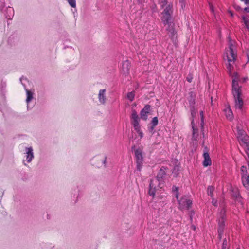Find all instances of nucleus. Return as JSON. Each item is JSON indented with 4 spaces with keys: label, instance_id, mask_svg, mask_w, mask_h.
<instances>
[{
    "label": "nucleus",
    "instance_id": "obj_25",
    "mask_svg": "<svg viewBox=\"0 0 249 249\" xmlns=\"http://www.w3.org/2000/svg\"><path fill=\"white\" fill-rule=\"evenodd\" d=\"M69 5L73 8L76 7V0H67Z\"/></svg>",
    "mask_w": 249,
    "mask_h": 249
},
{
    "label": "nucleus",
    "instance_id": "obj_15",
    "mask_svg": "<svg viewBox=\"0 0 249 249\" xmlns=\"http://www.w3.org/2000/svg\"><path fill=\"white\" fill-rule=\"evenodd\" d=\"M204 161L203 165L204 167L210 166L212 164L211 160L209 153L207 152H205L203 154Z\"/></svg>",
    "mask_w": 249,
    "mask_h": 249
},
{
    "label": "nucleus",
    "instance_id": "obj_6",
    "mask_svg": "<svg viewBox=\"0 0 249 249\" xmlns=\"http://www.w3.org/2000/svg\"><path fill=\"white\" fill-rule=\"evenodd\" d=\"M225 210L223 208L219 212L217 215V222H218V237L220 239L222 237L223 231L225 225Z\"/></svg>",
    "mask_w": 249,
    "mask_h": 249
},
{
    "label": "nucleus",
    "instance_id": "obj_35",
    "mask_svg": "<svg viewBox=\"0 0 249 249\" xmlns=\"http://www.w3.org/2000/svg\"><path fill=\"white\" fill-rule=\"evenodd\" d=\"M145 0H138V1L140 3L145 2Z\"/></svg>",
    "mask_w": 249,
    "mask_h": 249
},
{
    "label": "nucleus",
    "instance_id": "obj_14",
    "mask_svg": "<svg viewBox=\"0 0 249 249\" xmlns=\"http://www.w3.org/2000/svg\"><path fill=\"white\" fill-rule=\"evenodd\" d=\"M106 89H100L98 94V99L101 104H105L106 102Z\"/></svg>",
    "mask_w": 249,
    "mask_h": 249
},
{
    "label": "nucleus",
    "instance_id": "obj_24",
    "mask_svg": "<svg viewBox=\"0 0 249 249\" xmlns=\"http://www.w3.org/2000/svg\"><path fill=\"white\" fill-rule=\"evenodd\" d=\"M158 120L157 117H154L151 121V124H152L153 127L156 126L158 124ZM153 129V127L152 128Z\"/></svg>",
    "mask_w": 249,
    "mask_h": 249
},
{
    "label": "nucleus",
    "instance_id": "obj_9",
    "mask_svg": "<svg viewBox=\"0 0 249 249\" xmlns=\"http://www.w3.org/2000/svg\"><path fill=\"white\" fill-rule=\"evenodd\" d=\"M242 172V183L244 187L249 190V176L247 174V168L245 166H242L241 168Z\"/></svg>",
    "mask_w": 249,
    "mask_h": 249
},
{
    "label": "nucleus",
    "instance_id": "obj_23",
    "mask_svg": "<svg viewBox=\"0 0 249 249\" xmlns=\"http://www.w3.org/2000/svg\"><path fill=\"white\" fill-rule=\"evenodd\" d=\"M214 191V188L212 186H210L207 188V193L208 195L210 196H211L212 197L213 196V192Z\"/></svg>",
    "mask_w": 249,
    "mask_h": 249
},
{
    "label": "nucleus",
    "instance_id": "obj_2",
    "mask_svg": "<svg viewBox=\"0 0 249 249\" xmlns=\"http://www.w3.org/2000/svg\"><path fill=\"white\" fill-rule=\"evenodd\" d=\"M166 170L165 167H161L159 170L157 177L151 180L149 185V195L153 197L155 196L156 191L163 187L162 179L165 175Z\"/></svg>",
    "mask_w": 249,
    "mask_h": 249
},
{
    "label": "nucleus",
    "instance_id": "obj_33",
    "mask_svg": "<svg viewBox=\"0 0 249 249\" xmlns=\"http://www.w3.org/2000/svg\"><path fill=\"white\" fill-rule=\"evenodd\" d=\"M210 9H211V10L212 11V12H213L214 10H213V6L210 4Z\"/></svg>",
    "mask_w": 249,
    "mask_h": 249
},
{
    "label": "nucleus",
    "instance_id": "obj_21",
    "mask_svg": "<svg viewBox=\"0 0 249 249\" xmlns=\"http://www.w3.org/2000/svg\"><path fill=\"white\" fill-rule=\"evenodd\" d=\"M135 95V92L134 91H131L128 93L127 97L130 101H132L134 99Z\"/></svg>",
    "mask_w": 249,
    "mask_h": 249
},
{
    "label": "nucleus",
    "instance_id": "obj_34",
    "mask_svg": "<svg viewBox=\"0 0 249 249\" xmlns=\"http://www.w3.org/2000/svg\"><path fill=\"white\" fill-rule=\"evenodd\" d=\"M22 80L26 81V79H25V78H20V81L21 82L22 84L24 86V84H23V83H22Z\"/></svg>",
    "mask_w": 249,
    "mask_h": 249
},
{
    "label": "nucleus",
    "instance_id": "obj_20",
    "mask_svg": "<svg viewBox=\"0 0 249 249\" xmlns=\"http://www.w3.org/2000/svg\"><path fill=\"white\" fill-rule=\"evenodd\" d=\"M6 12L8 14L6 15V17L7 19H11L14 15V11L12 7H9L6 9Z\"/></svg>",
    "mask_w": 249,
    "mask_h": 249
},
{
    "label": "nucleus",
    "instance_id": "obj_17",
    "mask_svg": "<svg viewBox=\"0 0 249 249\" xmlns=\"http://www.w3.org/2000/svg\"><path fill=\"white\" fill-rule=\"evenodd\" d=\"M26 91V95H27V98H26V103L27 104V108H29V105L30 102L33 99V93L31 92V91L28 90L27 89H25Z\"/></svg>",
    "mask_w": 249,
    "mask_h": 249
},
{
    "label": "nucleus",
    "instance_id": "obj_31",
    "mask_svg": "<svg viewBox=\"0 0 249 249\" xmlns=\"http://www.w3.org/2000/svg\"><path fill=\"white\" fill-rule=\"evenodd\" d=\"M106 157H103V159H102V162L104 165H105V164H106Z\"/></svg>",
    "mask_w": 249,
    "mask_h": 249
},
{
    "label": "nucleus",
    "instance_id": "obj_28",
    "mask_svg": "<svg viewBox=\"0 0 249 249\" xmlns=\"http://www.w3.org/2000/svg\"><path fill=\"white\" fill-rule=\"evenodd\" d=\"M200 114L201 116V124H202L204 123V112H203V111H201L200 112Z\"/></svg>",
    "mask_w": 249,
    "mask_h": 249
},
{
    "label": "nucleus",
    "instance_id": "obj_3",
    "mask_svg": "<svg viewBox=\"0 0 249 249\" xmlns=\"http://www.w3.org/2000/svg\"><path fill=\"white\" fill-rule=\"evenodd\" d=\"M232 94L234 98L235 107L236 109H241L243 106V100L241 98V87L238 85V74L237 72L233 75Z\"/></svg>",
    "mask_w": 249,
    "mask_h": 249
},
{
    "label": "nucleus",
    "instance_id": "obj_5",
    "mask_svg": "<svg viewBox=\"0 0 249 249\" xmlns=\"http://www.w3.org/2000/svg\"><path fill=\"white\" fill-rule=\"evenodd\" d=\"M237 137L241 144L244 146L246 148V153L247 155L246 158L249 168V137L246 134L244 130L238 129Z\"/></svg>",
    "mask_w": 249,
    "mask_h": 249
},
{
    "label": "nucleus",
    "instance_id": "obj_1",
    "mask_svg": "<svg viewBox=\"0 0 249 249\" xmlns=\"http://www.w3.org/2000/svg\"><path fill=\"white\" fill-rule=\"evenodd\" d=\"M228 47L225 49V56L229 63L227 69L230 75L233 77L232 75V70L233 69V64L237 58V50L235 42L232 41L230 37H228Z\"/></svg>",
    "mask_w": 249,
    "mask_h": 249
},
{
    "label": "nucleus",
    "instance_id": "obj_37",
    "mask_svg": "<svg viewBox=\"0 0 249 249\" xmlns=\"http://www.w3.org/2000/svg\"><path fill=\"white\" fill-rule=\"evenodd\" d=\"M244 10L246 11L249 12V8H245L244 9Z\"/></svg>",
    "mask_w": 249,
    "mask_h": 249
},
{
    "label": "nucleus",
    "instance_id": "obj_26",
    "mask_svg": "<svg viewBox=\"0 0 249 249\" xmlns=\"http://www.w3.org/2000/svg\"><path fill=\"white\" fill-rule=\"evenodd\" d=\"M159 3L163 8L167 4V0H159Z\"/></svg>",
    "mask_w": 249,
    "mask_h": 249
},
{
    "label": "nucleus",
    "instance_id": "obj_13",
    "mask_svg": "<svg viewBox=\"0 0 249 249\" xmlns=\"http://www.w3.org/2000/svg\"><path fill=\"white\" fill-rule=\"evenodd\" d=\"M130 68V62L128 60H125L122 64V72L124 74H129Z\"/></svg>",
    "mask_w": 249,
    "mask_h": 249
},
{
    "label": "nucleus",
    "instance_id": "obj_30",
    "mask_svg": "<svg viewBox=\"0 0 249 249\" xmlns=\"http://www.w3.org/2000/svg\"><path fill=\"white\" fill-rule=\"evenodd\" d=\"M212 203L213 205H214L215 206H217V201L216 200H215L214 198L213 199Z\"/></svg>",
    "mask_w": 249,
    "mask_h": 249
},
{
    "label": "nucleus",
    "instance_id": "obj_18",
    "mask_svg": "<svg viewBox=\"0 0 249 249\" xmlns=\"http://www.w3.org/2000/svg\"><path fill=\"white\" fill-rule=\"evenodd\" d=\"M224 112L226 118L229 120H231L233 118V113L231 109L228 107L225 109Z\"/></svg>",
    "mask_w": 249,
    "mask_h": 249
},
{
    "label": "nucleus",
    "instance_id": "obj_10",
    "mask_svg": "<svg viewBox=\"0 0 249 249\" xmlns=\"http://www.w3.org/2000/svg\"><path fill=\"white\" fill-rule=\"evenodd\" d=\"M25 160H23V162L25 165H26V162L30 163L34 158L33 149L32 147H26L25 148Z\"/></svg>",
    "mask_w": 249,
    "mask_h": 249
},
{
    "label": "nucleus",
    "instance_id": "obj_19",
    "mask_svg": "<svg viewBox=\"0 0 249 249\" xmlns=\"http://www.w3.org/2000/svg\"><path fill=\"white\" fill-rule=\"evenodd\" d=\"M134 128L138 135L137 137H139L140 139H141L143 137V133L142 130H141L140 125H136V126H134Z\"/></svg>",
    "mask_w": 249,
    "mask_h": 249
},
{
    "label": "nucleus",
    "instance_id": "obj_36",
    "mask_svg": "<svg viewBox=\"0 0 249 249\" xmlns=\"http://www.w3.org/2000/svg\"><path fill=\"white\" fill-rule=\"evenodd\" d=\"M249 23V21H245V24H246V26L247 27H248Z\"/></svg>",
    "mask_w": 249,
    "mask_h": 249
},
{
    "label": "nucleus",
    "instance_id": "obj_32",
    "mask_svg": "<svg viewBox=\"0 0 249 249\" xmlns=\"http://www.w3.org/2000/svg\"><path fill=\"white\" fill-rule=\"evenodd\" d=\"M170 33H171L172 36L173 37L175 35V33H174V30H172V31H170Z\"/></svg>",
    "mask_w": 249,
    "mask_h": 249
},
{
    "label": "nucleus",
    "instance_id": "obj_29",
    "mask_svg": "<svg viewBox=\"0 0 249 249\" xmlns=\"http://www.w3.org/2000/svg\"><path fill=\"white\" fill-rule=\"evenodd\" d=\"M227 246V241L226 239H224L222 245V249H225Z\"/></svg>",
    "mask_w": 249,
    "mask_h": 249
},
{
    "label": "nucleus",
    "instance_id": "obj_12",
    "mask_svg": "<svg viewBox=\"0 0 249 249\" xmlns=\"http://www.w3.org/2000/svg\"><path fill=\"white\" fill-rule=\"evenodd\" d=\"M150 106L148 105L145 106L144 108L141 110L140 115L141 118L143 120L146 121L147 119L148 114L149 113Z\"/></svg>",
    "mask_w": 249,
    "mask_h": 249
},
{
    "label": "nucleus",
    "instance_id": "obj_4",
    "mask_svg": "<svg viewBox=\"0 0 249 249\" xmlns=\"http://www.w3.org/2000/svg\"><path fill=\"white\" fill-rule=\"evenodd\" d=\"M172 191L175 196L176 198L178 200L179 208L181 210L189 209L192 205V201L189 199L187 196H184L180 199H178V188L173 186Z\"/></svg>",
    "mask_w": 249,
    "mask_h": 249
},
{
    "label": "nucleus",
    "instance_id": "obj_8",
    "mask_svg": "<svg viewBox=\"0 0 249 249\" xmlns=\"http://www.w3.org/2000/svg\"><path fill=\"white\" fill-rule=\"evenodd\" d=\"M135 154L137 162V169L138 170L140 171L143 163L142 150L141 148L136 149Z\"/></svg>",
    "mask_w": 249,
    "mask_h": 249
},
{
    "label": "nucleus",
    "instance_id": "obj_11",
    "mask_svg": "<svg viewBox=\"0 0 249 249\" xmlns=\"http://www.w3.org/2000/svg\"><path fill=\"white\" fill-rule=\"evenodd\" d=\"M131 119L133 126L140 125V118L139 117L137 111L133 109L131 112Z\"/></svg>",
    "mask_w": 249,
    "mask_h": 249
},
{
    "label": "nucleus",
    "instance_id": "obj_38",
    "mask_svg": "<svg viewBox=\"0 0 249 249\" xmlns=\"http://www.w3.org/2000/svg\"><path fill=\"white\" fill-rule=\"evenodd\" d=\"M242 1H244V0H241Z\"/></svg>",
    "mask_w": 249,
    "mask_h": 249
},
{
    "label": "nucleus",
    "instance_id": "obj_7",
    "mask_svg": "<svg viewBox=\"0 0 249 249\" xmlns=\"http://www.w3.org/2000/svg\"><path fill=\"white\" fill-rule=\"evenodd\" d=\"M172 13V4H168L161 13V20L165 25L171 23V14Z\"/></svg>",
    "mask_w": 249,
    "mask_h": 249
},
{
    "label": "nucleus",
    "instance_id": "obj_27",
    "mask_svg": "<svg viewBox=\"0 0 249 249\" xmlns=\"http://www.w3.org/2000/svg\"><path fill=\"white\" fill-rule=\"evenodd\" d=\"M193 79V76L191 74H189L186 77V80L189 82H191Z\"/></svg>",
    "mask_w": 249,
    "mask_h": 249
},
{
    "label": "nucleus",
    "instance_id": "obj_16",
    "mask_svg": "<svg viewBox=\"0 0 249 249\" xmlns=\"http://www.w3.org/2000/svg\"><path fill=\"white\" fill-rule=\"evenodd\" d=\"M191 124L193 129L192 141L195 144H196L195 142H196L198 138V131L197 129L195 128V124H193V120L191 121Z\"/></svg>",
    "mask_w": 249,
    "mask_h": 249
},
{
    "label": "nucleus",
    "instance_id": "obj_22",
    "mask_svg": "<svg viewBox=\"0 0 249 249\" xmlns=\"http://www.w3.org/2000/svg\"><path fill=\"white\" fill-rule=\"evenodd\" d=\"M190 110H191V116L192 117V121L193 120L194 121V118L196 115V114L197 112V110L194 107H192L191 108Z\"/></svg>",
    "mask_w": 249,
    "mask_h": 249
}]
</instances>
